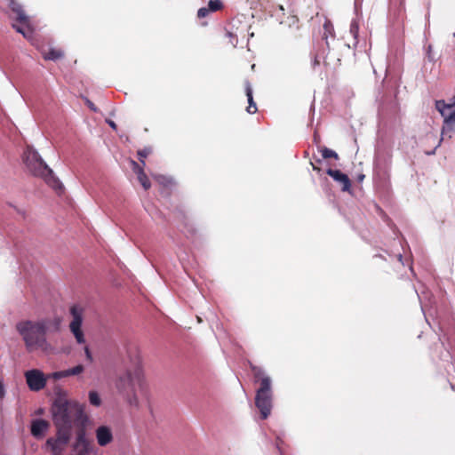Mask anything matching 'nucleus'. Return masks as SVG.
I'll return each mask as SVG.
<instances>
[{"label":"nucleus","instance_id":"1","mask_svg":"<svg viewBox=\"0 0 455 455\" xmlns=\"http://www.w3.org/2000/svg\"><path fill=\"white\" fill-rule=\"evenodd\" d=\"M61 318L60 316L44 317L37 321L22 320L16 323V331L22 338L28 352L51 347L47 341L48 333H57L60 331Z\"/></svg>","mask_w":455,"mask_h":455},{"label":"nucleus","instance_id":"2","mask_svg":"<svg viewBox=\"0 0 455 455\" xmlns=\"http://www.w3.org/2000/svg\"><path fill=\"white\" fill-rule=\"evenodd\" d=\"M52 413L56 427L68 426L72 430L73 420L82 426L88 422L84 406L76 401L68 400L62 395L55 398L52 406Z\"/></svg>","mask_w":455,"mask_h":455},{"label":"nucleus","instance_id":"3","mask_svg":"<svg viewBox=\"0 0 455 455\" xmlns=\"http://www.w3.org/2000/svg\"><path fill=\"white\" fill-rule=\"evenodd\" d=\"M23 161L31 174L42 178L57 193H61L64 190L62 182L33 147L26 148L23 153Z\"/></svg>","mask_w":455,"mask_h":455},{"label":"nucleus","instance_id":"4","mask_svg":"<svg viewBox=\"0 0 455 455\" xmlns=\"http://www.w3.org/2000/svg\"><path fill=\"white\" fill-rule=\"evenodd\" d=\"M251 368L256 381L259 382V387L256 390L255 406L260 412V418L266 419L273 407L272 379L262 368L255 365Z\"/></svg>","mask_w":455,"mask_h":455},{"label":"nucleus","instance_id":"5","mask_svg":"<svg viewBox=\"0 0 455 455\" xmlns=\"http://www.w3.org/2000/svg\"><path fill=\"white\" fill-rule=\"evenodd\" d=\"M55 436L49 437L43 446L46 452L51 455H62L70 442L72 430L68 426L56 427Z\"/></svg>","mask_w":455,"mask_h":455},{"label":"nucleus","instance_id":"6","mask_svg":"<svg viewBox=\"0 0 455 455\" xmlns=\"http://www.w3.org/2000/svg\"><path fill=\"white\" fill-rule=\"evenodd\" d=\"M141 378L140 369H136L132 373L126 371L124 374L120 375L116 382V387L118 393L132 403V396L134 395L135 381L140 382Z\"/></svg>","mask_w":455,"mask_h":455},{"label":"nucleus","instance_id":"7","mask_svg":"<svg viewBox=\"0 0 455 455\" xmlns=\"http://www.w3.org/2000/svg\"><path fill=\"white\" fill-rule=\"evenodd\" d=\"M435 108L443 118L442 134L447 132L455 133V107L454 104H447L444 100H436Z\"/></svg>","mask_w":455,"mask_h":455},{"label":"nucleus","instance_id":"8","mask_svg":"<svg viewBox=\"0 0 455 455\" xmlns=\"http://www.w3.org/2000/svg\"><path fill=\"white\" fill-rule=\"evenodd\" d=\"M70 314L72 315V321L69 323L70 331L76 338L78 344H84L85 339L82 331L83 324V309L77 305H74L70 307Z\"/></svg>","mask_w":455,"mask_h":455},{"label":"nucleus","instance_id":"9","mask_svg":"<svg viewBox=\"0 0 455 455\" xmlns=\"http://www.w3.org/2000/svg\"><path fill=\"white\" fill-rule=\"evenodd\" d=\"M26 381L32 391H39L45 387L46 379L39 370H29L25 373Z\"/></svg>","mask_w":455,"mask_h":455},{"label":"nucleus","instance_id":"10","mask_svg":"<svg viewBox=\"0 0 455 455\" xmlns=\"http://www.w3.org/2000/svg\"><path fill=\"white\" fill-rule=\"evenodd\" d=\"M74 449L77 451V455H90V452L92 451V445L86 438L84 427H82L77 431Z\"/></svg>","mask_w":455,"mask_h":455},{"label":"nucleus","instance_id":"11","mask_svg":"<svg viewBox=\"0 0 455 455\" xmlns=\"http://www.w3.org/2000/svg\"><path fill=\"white\" fill-rule=\"evenodd\" d=\"M50 427V423L44 419H36L31 421L30 433L37 440L42 439Z\"/></svg>","mask_w":455,"mask_h":455},{"label":"nucleus","instance_id":"12","mask_svg":"<svg viewBox=\"0 0 455 455\" xmlns=\"http://www.w3.org/2000/svg\"><path fill=\"white\" fill-rule=\"evenodd\" d=\"M326 173L342 186V191L346 192L350 190L351 181L347 174L339 170H333L331 168L327 169Z\"/></svg>","mask_w":455,"mask_h":455},{"label":"nucleus","instance_id":"13","mask_svg":"<svg viewBox=\"0 0 455 455\" xmlns=\"http://www.w3.org/2000/svg\"><path fill=\"white\" fill-rule=\"evenodd\" d=\"M96 439L100 446H107L113 441V434L108 426H100L95 431Z\"/></svg>","mask_w":455,"mask_h":455},{"label":"nucleus","instance_id":"14","mask_svg":"<svg viewBox=\"0 0 455 455\" xmlns=\"http://www.w3.org/2000/svg\"><path fill=\"white\" fill-rule=\"evenodd\" d=\"M9 7L17 14V20L22 25L29 22L28 17L26 15L22 5L15 0H9Z\"/></svg>","mask_w":455,"mask_h":455},{"label":"nucleus","instance_id":"15","mask_svg":"<svg viewBox=\"0 0 455 455\" xmlns=\"http://www.w3.org/2000/svg\"><path fill=\"white\" fill-rule=\"evenodd\" d=\"M180 217L181 218V222H182V226H183L181 232L188 238L193 237L196 233V229L194 227V224L182 212H180Z\"/></svg>","mask_w":455,"mask_h":455},{"label":"nucleus","instance_id":"16","mask_svg":"<svg viewBox=\"0 0 455 455\" xmlns=\"http://www.w3.org/2000/svg\"><path fill=\"white\" fill-rule=\"evenodd\" d=\"M132 164L133 165V170L138 176L139 181L140 182L144 189L148 190L151 187V183L147 175L145 174L143 168L139 166V164L135 161H132Z\"/></svg>","mask_w":455,"mask_h":455},{"label":"nucleus","instance_id":"17","mask_svg":"<svg viewBox=\"0 0 455 455\" xmlns=\"http://www.w3.org/2000/svg\"><path fill=\"white\" fill-rule=\"evenodd\" d=\"M245 93L249 104L246 110L249 114H254L257 112V106L253 100L252 88L249 81H245Z\"/></svg>","mask_w":455,"mask_h":455},{"label":"nucleus","instance_id":"18","mask_svg":"<svg viewBox=\"0 0 455 455\" xmlns=\"http://www.w3.org/2000/svg\"><path fill=\"white\" fill-rule=\"evenodd\" d=\"M358 32H359V24L356 19H353L350 23L349 34L354 39V46H356L358 44Z\"/></svg>","mask_w":455,"mask_h":455},{"label":"nucleus","instance_id":"19","mask_svg":"<svg viewBox=\"0 0 455 455\" xmlns=\"http://www.w3.org/2000/svg\"><path fill=\"white\" fill-rule=\"evenodd\" d=\"M64 56V53L61 50L57 49H50L47 53L44 55V58L47 60H57L61 59Z\"/></svg>","mask_w":455,"mask_h":455},{"label":"nucleus","instance_id":"20","mask_svg":"<svg viewBox=\"0 0 455 455\" xmlns=\"http://www.w3.org/2000/svg\"><path fill=\"white\" fill-rule=\"evenodd\" d=\"M26 28L18 26L13 24L12 28L18 32L20 33L25 38L31 39L33 36V30L29 28L28 23L25 25Z\"/></svg>","mask_w":455,"mask_h":455},{"label":"nucleus","instance_id":"21","mask_svg":"<svg viewBox=\"0 0 455 455\" xmlns=\"http://www.w3.org/2000/svg\"><path fill=\"white\" fill-rule=\"evenodd\" d=\"M323 39H325L326 41V44L329 45V43H328V37L329 36H333V26L332 24L331 23V21L329 20H326L323 24Z\"/></svg>","mask_w":455,"mask_h":455},{"label":"nucleus","instance_id":"22","mask_svg":"<svg viewBox=\"0 0 455 455\" xmlns=\"http://www.w3.org/2000/svg\"><path fill=\"white\" fill-rule=\"evenodd\" d=\"M89 401L93 406L99 407L101 404V399L97 391L91 390L89 392Z\"/></svg>","mask_w":455,"mask_h":455},{"label":"nucleus","instance_id":"23","mask_svg":"<svg viewBox=\"0 0 455 455\" xmlns=\"http://www.w3.org/2000/svg\"><path fill=\"white\" fill-rule=\"evenodd\" d=\"M321 154H322V156L323 159H328V158L338 159L339 158L338 154L334 150L328 148H323L321 149Z\"/></svg>","mask_w":455,"mask_h":455},{"label":"nucleus","instance_id":"24","mask_svg":"<svg viewBox=\"0 0 455 455\" xmlns=\"http://www.w3.org/2000/svg\"><path fill=\"white\" fill-rule=\"evenodd\" d=\"M151 153L150 148H144L138 151L139 160L140 162L145 165V158Z\"/></svg>","mask_w":455,"mask_h":455},{"label":"nucleus","instance_id":"25","mask_svg":"<svg viewBox=\"0 0 455 455\" xmlns=\"http://www.w3.org/2000/svg\"><path fill=\"white\" fill-rule=\"evenodd\" d=\"M84 370V367L82 364H78L73 368L67 369L68 377L72 375H78L82 373Z\"/></svg>","mask_w":455,"mask_h":455},{"label":"nucleus","instance_id":"26","mask_svg":"<svg viewBox=\"0 0 455 455\" xmlns=\"http://www.w3.org/2000/svg\"><path fill=\"white\" fill-rule=\"evenodd\" d=\"M208 5L210 12H216L222 8V2L220 0H210Z\"/></svg>","mask_w":455,"mask_h":455},{"label":"nucleus","instance_id":"27","mask_svg":"<svg viewBox=\"0 0 455 455\" xmlns=\"http://www.w3.org/2000/svg\"><path fill=\"white\" fill-rule=\"evenodd\" d=\"M155 179L162 185L167 186L172 183V180L164 175H156Z\"/></svg>","mask_w":455,"mask_h":455},{"label":"nucleus","instance_id":"28","mask_svg":"<svg viewBox=\"0 0 455 455\" xmlns=\"http://www.w3.org/2000/svg\"><path fill=\"white\" fill-rule=\"evenodd\" d=\"M67 377H68L67 370L55 371L52 373V378L55 379H60L62 378H67Z\"/></svg>","mask_w":455,"mask_h":455},{"label":"nucleus","instance_id":"29","mask_svg":"<svg viewBox=\"0 0 455 455\" xmlns=\"http://www.w3.org/2000/svg\"><path fill=\"white\" fill-rule=\"evenodd\" d=\"M209 12H210V10H209L208 8H206V7H202V8H200V9L198 10V12H197V16H198L199 18H204V17H206V16L209 14Z\"/></svg>","mask_w":455,"mask_h":455},{"label":"nucleus","instance_id":"30","mask_svg":"<svg viewBox=\"0 0 455 455\" xmlns=\"http://www.w3.org/2000/svg\"><path fill=\"white\" fill-rule=\"evenodd\" d=\"M282 443H283V441L281 439V437L278 435L276 436V443H275V446H276V449L277 451H279L280 454H283V449H282Z\"/></svg>","mask_w":455,"mask_h":455},{"label":"nucleus","instance_id":"31","mask_svg":"<svg viewBox=\"0 0 455 455\" xmlns=\"http://www.w3.org/2000/svg\"><path fill=\"white\" fill-rule=\"evenodd\" d=\"M227 36H228L230 38V43L232 44V45L234 47H235L237 44V39L235 37V36L231 32L228 31Z\"/></svg>","mask_w":455,"mask_h":455},{"label":"nucleus","instance_id":"32","mask_svg":"<svg viewBox=\"0 0 455 455\" xmlns=\"http://www.w3.org/2000/svg\"><path fill=\"white\" fill-rule=\"evenodd\" d=\"M84 353H85V356L89 360V362H92V355L90 351V348L87 346L84 347Z\"/></svg>","mask_w":455,"mask_h":455},{"label":"nucleus","instance_id":"33","mask_svg":"<svg viewBox=\"0 0 455 455\" xmlns=\"http://www.w3.org/2000/svg\"><path fill=\"white\" fill-rule=\"evenodd\" d=\"M87 106L94 112L97 111V108L94 106V104L90 101L89 100H87Z\"/></svg>","mask_w":455,"mask_h":455},{"label":"nucleus","instance_id":"34","mask_svg":"<svg viewBox=\"0 0 455 455\" xmlns=\"http://www.w3.org/2000/svg\"><path fill=\"white\" fill-rule=\"evenodd\" d=\"M107 123L113 130H116V124L114 121L107 120Z\"/></svg>","mask_w":455,"mask_h":455},{"label":"nucleus","instance_id":"35","mask_svg":"<svg viewBox=\"0 0 455 455\" xmlns=\"http://www.w3.org/2000/svg\"><path fill=\"white\" fill-rule=\"evenodd\" d=\"M4 388L3 384L0 382V398L4 397Z\"/></svg>","mask_w":455,"mask_h":455},{"label":"nucleus","instance_id":"36","mask_svg":"<svg viewBox=\"0 0 455 455\" xmlns=\"http://www.w3.org/2000/svg\"><path fill=\"white\" fill-rule=\"evenodd\" d=\"M431 51H432V46H431V45H428V47H427V56H428V59H429L430 60H432V58H431V55H430Z\"/></svg>","mask_w":455,"mask_h":455},{"label":"nucleus","instance_id":"37","mask_svg":"<svg viewBox=\"0 0 455 455\" xmlns=\"http://www.w3.org/2000/svg\"><path fill=\"white\" fill-rule=\"evenodd\" d=\"M418 297H419L420 304H421V309L424 312L425 304H424V302L422 300V297L420 295H419V294H418Z\"/></svg>","mask_w":455,"mask_h":455},{"label":"nucleus","instance_id":"38","mask_svg":"<svg viewBox=\"0 0 455 455\" xmlns=\"http://www.w3.org/2000/svg\"><path fill=\"white\" fill-rule=\"evenodd\" d=\"M442 140H443V139H441V140H439V143H438V144H437V146L434 148V150H432L431 152H428V153H427V155H434V154H435V149H436V148H437V147H439V146H440Z\"/></svg>","mask_w":455,"mask_h":455},{"label":"nucleus","instance_id":"39","mask_svg":"<svg viewBox=\"0 0 455 455\" xmlns=\"http://www.w3.org/2000/svg\"><path fill=\"white\" fill-rule=\"evenodd\" d=\"M397 259L398 260L403 264L404 265L403 261V255L401 253H398L397 254Z\"/></svg>","mask_w":455,"mask_h":455},{"label":"nucleus","instance_id":"40","mask_svg":"<svg viewBox=\"0 0 455 455\" xmlns=\"http://www.w3.org/2000/svg\"><path fill=\"white\" fill-rule=\"evenodd\" d=\"M312 165H313V170L317 171V172H319V171H320V168H318V167L315 166L313 164H312Z\"/></svg>","mask_w":455,"mask_h":455},{"label":"nucleus","instance_id":"41","mask_svg":"<svg viewBox=\"0 0 455 455\" xmlns=\"http://www.w3.org/2000/svg\"><path fill=\"white\" fill-rule=\"evenodd\" d=\"M363 178H364V175H361V176H359V179H360V180H363Z\"/></svg>","mask_w":455,"mask_h":455},{"label":"nucleus","instance_id":"42","mask_svg":"<svg viewBox=\"0 0 455 455\" xmlns=\"http://www.w3.org/2000/svg\"><path fill=\"white\" fill-rule=\"evenodd\" d=\"M410 269H411V272L413 271V268H412L411 265L410 266Z\"/></svg>","mask_w":455,"mask_h":455},{"label":"nucleus","instance_id":"43","mask_svg":"<svg viewBox=\"0 0 455 455\" xmlns=\"http://www.w3.org/2000/svg\"><path fill=\"white\" fill-rule=\"evenodd\" d=\"M453 99H454V102L452 104H454V107H455V97Z\"/></svg>","mask_w":455,"mask_h":455}]
</instances>
